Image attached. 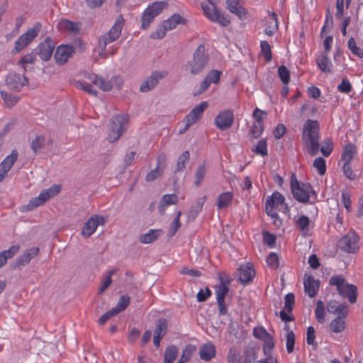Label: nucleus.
I'll return each mask as SVG.
<instances>
[{
    "mask_svg": "<svg viewBox=\"0 0 363 363\" xmlns=\"http://www.w3.org/2000/svg\"><path fill=\"white\" fill-rule=\"evenodd\" d=\"M319 123L317 121L308 119L303 127V139L307 148V152L311 156H315L320 150L324 157H328L333 150V143L331 139L325 140L319 148Z\"/></svg>",
    "mask_w": 363,
    "mask_h": 363,
    "instance_id": "f257e3e1",
    "label": "nucleus"
},
{
    "mask_svg": "<svg viewBox=\"0 0 363 363\" xmlns=\"http://www.w3.org/2000/svg\"><path fill=\"white\" fill-rule=\"evenodd\" d=\"M123 27V18L122 16H119L116 19L114 25L111 28L109 31L101 36L99 40V55L104 58H107L109 56H113L116 53V50L113 49L109 51L106 49L108 44L116 40L121 34V30Z\"/></svg>",
    "mask_w": 363,
    "mask_h": 363,
    "instance_id": "f03ea898",
    "label": "nucleus"
},
{
    "mask_svg": "<svg viewBox=\"0 0 363 363\" xmlns=\"http://www.w3.org/2000/svg\"><path fill=\"white\" fill-rule=\"evenodd\" d=\"M329 284L337 286L338 294L343 298H347L350 303H354L357 301V286L347 283L342 275L333 276L329 280Z\"/></svg>",
    "mask_w": 363,
    "mask_h": 363,
    "instance_id": "7ed1b4c3",
    "label": "nucleus"
},
{
    "mask_svg": "<svg viewBox=\"0 0 363 363\" xmlns=\"http://www.w3.org/2000/svg\"><path fill=\"white\" fill-rule=\"evenodd\" d=\"M209 61V57L206 52L205 45L201 44L193 54V57L189 60L186 67L190 69L192 74H199L206 67Z\"/></svg>",
    "mask_w": 363,
    "mask_h": 363,
    "instance_id": "20e7f679",
    "label": "nucleus"
},
{
    "mask_svg": "<svg viewBox=\"0 0 363 363\" xmlns=\"http://www.w3.org/2000/svg\"><path fill=\"white\" fill-rule=\"evenodd\" d=\"M61 189V186L53 185L52 187L42 191L38 196L31 199L28 203L21 207V211H29L43 205L51 197L57 195Z\"/></svg>",
    "mask_w": 363,
    "mask_h": 363,
    "instance_id": "39448f33",
    "label": "nucleus"
},
{
    "mask_svg": "<svg viewBox=\"0 0 363 363\" xmlns=\"http://www.w3.org/2000/svg\"><path fill=\"white\" fill-rule=\"evenodd\" d=\"M42 28L40 23H36L33 28L28 29L21 35L15 42L14 48L11 50L13 55L16 54L28 46L38 35Z\"/></svg>",
    "mask_w": 363,
    "mask_h": 363,
    "instance_id": "423d86ee",
    "label": "nucleus"
},
{
    "mask_svg": "<svg viewBox=\"0 0 363 363\" xmlns=\"http://www.w3.org/2000/svg\"><path fill=\"white\" fill-rule=\"evenodd\" d=\"M291 191L296 201L306 203L308 201V191H311V184L298 182L296 174L293 173L291 177Z\"/></svg>",
    "mask_w": 363,
    "mask_h": 363,
    "instance_id": "0eeeda50",
    "label": "nucleus"
},
{
    "mask_svg": "<svg viewBox=\"0 0 363 363\" xmlns=\"http://www.w3.org/2000/svg\"><path fill=\"white\" fill-rule=\"evenodd\" d=\"M128 121V116L126 114L117 115L111 119V131L108 135V140L111 143L117 140L123 134V125Z\"/></svg>",
    "mask_w": 363,
    "mask_h": 363,
    "instance_id": "6e6552de",
    "label": "nucleus"
},
{
    "mask_svg": "<svg viewBox=\"0 0 363 363\" xmlns=\"http://www.w3.org/2000/svg\"><path fill=\"white\" fill-rule=\"evenodd\" d=\"M5 84L9 89L19 92L24 86L28 84V79L24 74L11 72L6 77Z\"/></svg>",
    "mask_w": 363,
    "mask_h": 363,
    "instance_id": "1a4fd4ad",
    "label": "nucleus"
},
{
    "mask_svg": "<svg viewBox=\"0 0 363 363\" xmlns=\"http://www.w3.org/2000/svg\"><path fill=\"white\" fill-rule=\"evenodd\" d=\"M359 236L354 231H350L338 241V247L345 252L354 253L358 250Z\"/></svg>",
    "mask_w": 363,
    "mask_h": 363,
    "instance_id": "9d476101",
    "label": "nucleus"
},
{
    "mask_svg": "<svg viewBox=\"0 0 363 363\" xmlns=\"http://www.w3.org/2000/svg\"><path fill=\"white\" fill-rule=\"evenodd\" d=\"M201 7L206 16L211 21L216 22L222 26H226L230 24V21L228 18L219 11L216 6H213V8H211L208 5L201 4Z\"/></svg>",
    "mask_w": 363,
    "mask_h": 363,
    "instance_id": "9b49d317",
    "label": "nucleus"
},
{
    "mask_svg": "<svg viewBox=\"0 0 363 363\" xmlns=\"http://www.w3.org/2000/svg\"><path fill=\"white\" fill-rule=\"evenodd\" d=\"M234 122V113L230 109H226L219 112L215 118L214 123L220 130L230 128Z\"/></svg>",
    "mask_w": 363,
    "mask_h": 363,
    "instance_id": "f8f14e48",
    "label": "nucleus"
},
{
    "mask_svg": "<svg viewBox=\"0 0 363 363\" xmlns=\"http://www.w3.org/2000/svg\"><path fill=\"white\" fill-rule=\"evenodd\" d=\"M55 44L51 37L48 36L35 50L43 61H48L52 55Z\"/></svg>",
    "mask_w": 363,
    "mask_h": 363,
    "instance_id": "ddd939ff",
    "label": "nucleus"
},
{
    "mask_svg": "<svg viewBox=\"0 0 363 363\" xmlns=\"http://www.w3.org/2000/svg\"><path fill=\"white\" fill-rule=\"evenodd\" d=\"M104 217L101 216H94L91 217L84 224L82 229V235L84 238L90 237L96 230L97 227L100 225H104L106 223Z\"/></svg>",
    "mask_w": 363,
    "mask_h": 363,
    "instance_id": "4468645a",
    "label": "nucleus"
},
{
    "mask_svg": "<svg viewBox=\"0 0 363 363\" xmlns=\"http://www.w3.org/2000/svg\"><path fill=\"white\" fill-rule=\"evenodd\" d=\"M89 81L97 86L100 89L103 90L104 91H110L113 86V82H117L118 81H120V82L117 84V88L119 89H121V84L122 83L121 79L120 77H113L110 81H106L104 78L101 77H98L97 75H89L88 77Z\"/></svg>",
    "mask_w": 363,
    "mask_h": 363,
    "instance_id": "2eb2a0df",
    "label": "nucleus"
},
{
    "mask_svg": "<svg viewBox=\"0 0 363 363\" xmlns=\"http://www.w3.org/2000/svg\"><path fill=\"white\" fill-rule=\"evenodd\" d=\"M236 274L239 277V281L242 284L251 282L255 277L256 272L252 263L247 262L241 264L237 270Z\"/></svg>",
    "mask_w": 363,
    "mask_h": 363,
    "instance_id": "dca6fc26",
    "label": "nucleus"
},
{
    "mask_svg": "<svg viewBox=\"0 0 363 363\" xmlns=\"http://www.w3.org/2000/svg\"><path fill=\"white\" fill-rule=\"evenodd\" d=\"M74 53V46L70 45H61L56 49L54 55L55 60L58 65L65 64L68 59L72 56Z\"/></svg>",
    "mask_w": 363,
    "mask_h": 363,
    "instance_id": "f3484780",
    "label": "nucleus"
},
{
    "mask_svg": "<svg viewBox=\"0 0 363 363\" xmlns=\"http://www.w3.org/2000/svg\"><path fill=\"white\" fill-rule=\"evenodd\" d=\"M167 75L166 72L155 71L151 75L144 81L140 87L142 92H147L155 88L158 84L159 79L164 78Z\"/></svg>",
    "mask_w": 363,
    "mask_h": 363,
    "instance_id": "a211bd4d",
    "label": "nucleus"
},
{
    "mask_svg": "<svg viewBox=\"0 0 363 363\" xmlns=\"http://www.w3.org/2000/svg\"><path fill=\"white\" fill-rule=\"evenodd\" d=\"M39 249L37 247H33L26 250L22 255L18 257L11 264L13 269L21 268L23 266L28 264L31 259L35 257L38 253Z\"/></svg>",
    "mask_w": 363,
    "mask_h": 363,
    "instance_id": "6ab92c4d",
    "label": "nucleus"
},
{
    "mask_svg": "<svg viewBox=\"0 0 363 363\" xmlns=\"http://www.w3.org/2000/svg\"><path fill=\"white\" fill-rule=\"evenodd\" d=\"M325 308L328 313L332 314L343 315V316L348 315L347 304L345 302L339 303L335 300H330L327 303Z\"/></svg>",
    "mask_w": 363,
    "mask_h": 363,
    "instance_id": "aec40b11",
    "label": "nucleus"
},
{
    "mask_svg": "<svg viewBox=\"0 0 363 363\" xmlns=\"http://www.w3.org/2000/svg\"><path fill=\"white\" fill-rule=\"evenodd\" d=\"M207 101H202L199 105L196 106L188 115L186 116V119L192 123L197 122L203 116L204 111L208 107Z\"/></svg>",
    "mask_w": 363,
    "mask_h": 363,
    "instance_id": "412c9836",
    "label": "nucleus"
},
{
    "mask_svg": "<svg viewBox=\"0 0 363 363\" xmlns=\"http://www.w3.org/2000/svg\"><path fill=\"white\" fill-rule=\"evenodd\" d=\"M218 277L220 284L218 286L216 287V295L217 301H225V298L229 291V287L228 285L230 284L231 279L228 278L226 280H224V278L222 277L221 274H218Z\"/></svg>",
    "mask_w": 363,
    "mask_h": 363,
    "instance_id": "4be33fe9",
    "label": "nucleus"
},
{
    "mask_svg": "<svg viewBox=\"0 0 363 363\" xmlns=\"http://www.w3.org/2000/svg\"><path fill=\"white\" fill-rule=\"evenodd\" d=\"M304 289L310 298L314 297L320 286V281L315 280L313 276H308L304 280Z\"/></svg>",
    "mask_w": 363,
    "mask_h": 363,
    "instance_id": "5701e85b",
    "label": "nucleus"
},
{
    "mask_svg": "<svg viewBox=\"0 0 363 363\" xmlns=\"http://www.w3.org/2000/svg\"><path fill=\"white\" fill-rule=\"evenodd\" d=\"M227 9L231 13H235L240 19L247 18V11L240 4L239 0H228Z\"/></svg>",
    "mask_w": 363,
    "mask_h": 363,
    "instance_id": "b1692460",
    "label": "nucleus"
},
{
    "mask_svg": "<svg viewBox=\"0 0 363 363\" xmlns=\"http://www.w3.org/2000/svg\"><path fill=\"white\" fill-rule=\"evenodd\" d=\"M216 354V347L213 344L209 342L203 344L199 350L200 358L205 361L211 360Z\"/></svg>",
    "mask_w": 363,
    "mask_h": 363,
    "instance_id": "393cba45",
    "label": "nucleus"
},
{
    "mask_svg": "<svg viewBox=\"0 0 363 363\" xmlns=\"http://www.w3.org/2000/svg\"><path fill=\"white\" fill-rule=\"evenodd\" d=\"M178 202V197L175 194H165L162 196L160 204L158 206V211L161 215L165 212L166 206L169 205L176 204Z\"/></svg>",
    "mask_w": 363,
    "mask_h": 363,
    "instance_id": "a878e982",
    "label": "nucleus"
},
{
    "mask_svg": "<svg viewBox=\"0 0 363 363\" xmlns=\"http://www.w3.org/2000/svg\"><path fill=\"white\" fill-rule=\"evenodd\" d=\"M206 196L199 198L196 203L193 204L188 211L189 220H194L199 213L201 211Z\"/></svg>",
    "mask_w": 363,
    "mask_h": 363,
    "instance_id": "bb28decb",
    "label": "nucleus"
},
{
    "mask_svg": "<svg viewBox=\"0 0 363 363\" xmlns=\"http://www.w3.org/2000/svg\"><path fill=\"white\" fill-rule=\"evenodd\" d=\"M162 233L163 231L161 229H151L147 233L140 235L139 241L145 244L152 243L157 240Z\"/></svg>",
    "mask_w": 363,
    "mask_h": 363,
    "instance_id": "cd10ccee",
    "label": "nucleus"
},
{
    "mask_svg": "<svg viewBox=\"0 0 363 363\" xmlns=\"http://www.w3.org/2000/svg\"><path fill=\"white\" fill-rule=\"evenodd\" d=\"M260 348L259 346L249 345L245 351L243 363H253L257 359Z\"/></svg>",
    "mask_w": 363,
    "mask_h": 363,
    "instance_id": "c85d7f7f",
    "label": "nucleus"
},
{
    "mask_svg": "<svg viewBox=\"0 0 363 363\" xmlns=\"http://www.w3.org/2000/svg\"><path fill=\"white\" fill-rule=\"evenodd\" d=\"M316 63L320 69L325 73L331 72L332 63L327 53H322L316 58Z\"/></svg>",
    "mask_w": 363,
    "mask_h": 363,
    "instance_id": "c756f323",
    "label": "nucleus"
},
{
    "mask_svg": "<svg viewBox=\"0 0 363 363\" xmlns=\"http://www.w3.org/2000/svg\"><path fill=\"white\" fill-rule=\"evenodd\" d=\"M162 23L164 24L167 30H169L175 28L179 23L183 25L186 24V20L182 18L179 13H174L167 20L163 21Z\"/></svg>",
    "mask_w": 363,
    "mask_h": 363,
    "instance_id": "7c9ffc66",
    "label": "nucleus"
},
{
    "mask_svg": "<svg viewBox=\"0 0 363 363\" xmlns=\"http://www.w3.org/2000/svg\"><path fill=\"white\" fill-rule=\"evenodd\" d=\"M347 316H343V315H337L334 320L330 323V329L333 332L335 333H339L343 331L345 328V318Z\"/></svg>",
    "mask_w": 363,
    "mask_h": 363,
    "instance_id": "2f4dec72",
    "label": "nucleus"
},
{
    "mask_svg": "<svg viewBox=\"0 0 363 363\" xmlns=\"http://www.w3.org/2000/svg\"><path fill=\"white\" fill-rule=\"evenodd\" d=\"M357 153V147L352 143L347 144L342 150L341 159L344 162H351L354 155Z\"/></svg>",
    "mask_w": 363,
    "mask_h": 363,
    "instance_id": "473e14b6",
    "label": "nucleus"
},
{
    "mask_svg": "<svg viewBox=\"0 0 363 363\" xmlns=\"http://www.w3.org/2000/svg\"><path fill=\"white\" fill-rule=\"evenodd\" d=\"M179 348L175 345L167 347L164 354V363H174L178 355Z\"/></svg>",
    "mask_w": 363,
    "mask_h": 363,
    "instance_id": "72a5a7b5",
    "label": "nucleus"
},
{
    "mask_svg": "<svg viewBox=\"0 0 363 363\" xmlns=\"http://www.w3.org/2000/svg\"><path fill=\"white\" fill-rule=\"evenodd\" d=\"M168 6L165 1H155L149 6L146 10L152 13L155 17L157 16L164 8Z\"/></svg>",
    "mask_w": 363,
    "mask_h": 363,
    "instance_id": "f704fd0d",
    "label": "nucleus"
},
{
    "mask_svg": "<svg viewBox=\"0 0 363 363\" xmlns=\"http://www.w3.org/2000/svg\"><path fill=\"white\" fill-rule=\"evenodd\" d=\"M233 200V194L231 192H224L218 197L217 206L218 209L226 208Z\"/></svg>",
    "mask_w": 363,
    "mask_h": 363,
    "instance_id": "c9c22d12",
    "label": "nucleus"
},
{
    "mask_svg": "<svg viewBox=\"0 0 363 363\" xmlns=\"http://www.w3.org/2000/svg\"><path fill=\"white\" fill-rule=\"evenodd\" d=\"M167 328H168L167 320L164 318H161L156 323L154 334L159 335L160 336L164 337L167 334Z\"/></svg>",
    "mask_w": 363,
    "mask_h": 363,
    "instance_id": "e433bc0d",
    "label": "nucleus"
},
{
    "mask_svg": "<svg viewBox=\"0 0 363 363\" xmlns=\"http://www.w3.org/2000/svg\"><path fill=\"white\" fill-rule=\"evenodd\" d=\"M19 248L18 245H13L9 250L0 252V258L3 262L6 264L9 259L12 258L18 252Z\"/></svg>",
    "mask_w": 363,
    "mask_h": 363,
    "instance_id": "4c0bfd02",
    "label": "nucleus"
},
{
    "mask_svg": "<svg viewBox=\"0 0 363 363\" xmlns=\"http://www.w3.org/2000/svg\"><path fill=\"white\" fill-rule=\"evenodd\" d=\"M0 94H1V96L2 99L4 100L6 106L9 108L16 105L19 100L18 96H17L14 94H10V93H7L5 91H1Z\"/></svg>",
    "mask_w": 363,
    "mask_h": 363,
    "instance_id": "58836bf2",
    "label": "nucleus"
},
{
    "mask_svg": "<svg viewBox=\"0 0 363 363\" xmlns=\"http://www.w3.org/2000/svg\"><path fill=\"white\" fill-rule=\"evenodd\" d=\"M285 201L284 196L279 191H275L271 196H268L266 202L268 206L281 205L284 204Z\"/></svg>",
    "mask_w": 363,
    "mask_h": 363,
    "instance_id": "ea45409f",
    "label": "nucleus"
},
{
    "mask_svg": "<svg viewBox=\"0 0 363 363\" xmlns=\"http://www.w3.org/2000/svg\"><path fill=\"white\" fill-rule=\"evenodd\" d=\"M196 351V346L193 345H188L185 347L183 350L182 354L178 361L177 363H186L189 361L191 357L193 355L194 352Z\"/></svg>",
    "mask_w": 363,
    "mask_h": 363,
    "instance_id": "a19ab883",
    "label": "nucleus"
},
{
    "mask_svg": "<svg viewBox=\"0 0 363 363\" xmlns=\"http://www.w3.org/2000/svg\"><path fill=\"white\" fill-rule=\"evenodd\" d=\"M130 301V298L128 295L122 296H121L116 306L112 309L116 314H118L120 312L124 311L128 306Z\"/></svg>",
    "mask_w": 363,
    "mask_h": 363,
    "instance_id": "79ce46f5",
    "label": "nucleus"
},
{
    "mask_svg": "<svg viewBox=\"0 0 363 363\" xmlns=\"http://www.w3.org/2000/svg\"><path fill=\"white\" fill-rule=\"evenodd\" d=\"M74 86L76 88H77L79 89H82L91 95H93L94 96H97L98 91L92 88L91 85L86 82L79 81V80L76 81L74 82Z\"/></svg>",
    "mask_w": 363,
    "mask_h": 363,
    "instance_id": "37998d69",
    "label": "nucleus"
},
{
    "mask_svg": "<svg viewBox=\"0 0 363 363\" xmlns=\"http://www.w3.org/2000/svg\"><path fill=\"white\" fill-rule=\"evenodd\" d=\"M252 151L255 152L257 155L262 156H267V143L265 139H261L258 141L256 146L252 147Z\"/></svg>",
    "mask_w": 363,
    "mask_h": 363,
    "instance_id": "c03bdc74",
    "label": "nucleus"
},
{
    "mask_svg": "<svg viewBox=\"0 0 363 363\" xmlns=\"http://www.w3.org/2000/svg\"><path fill=\"white\" fill-rule=\"evenodd\" d=\"M315 315L317 321L319 323H323L325 321V304L319 300L316 303V308L315 310Z\"/></svg>",
    "mask_w": 363,
    "mask_h": 363,
    "instance_id": "a18cd8bd",
    "label": "nucleus"
},
{
    "mask_svg": "<svg viewBox=\"0 0 363 363\" xmlns=\"http://www.w3.org/2000/svg\"><path fill=\"white\" fill-rule=\"evenodd\" d=\"M18 152L16 150H13L11 155L7 156L3 162H1V164L5 166L7 170H10L13 164L16 162L18 159Z\"/></svg>",
    "mask_w": 363,
    "mask_h": 363,
    "instance_id": "49530a36",
    "label": "nucleus"
},
{
    "mask_svg": "<svg viewBox=\"0 0 363 363\" xmlns=\"http://www.w3.org/2000/svg\"><path fill=\"white\" fill-rule=\"evenodd\" d=\"M296 226L298 230L303 233H307L309 230V224L310 220L309 218L304 215L301 216L298 220H296Z\"/></svg>",
    "mask_w": 363,
    "mask_h": 363,
    "instance_id": "de8ad7c7",
    "label": "nucleus"
},
{
    "mask_svg": "<svg viewBox=\"0 0 363 363\" xmlns=\"http://www.w3.org/2000/svg\"><path fill=\"white\" fill-rule=\"evenodd\" d=\"M60 26L61 28L77 34L79 32V27L78 23H74L69 20H63L60 22Z\"/></svg>",
    "mask_w": 363,
    "mask_h": 363,
    "instance_id": "09e8293b",
    "label": "nucleus"
},
{
    "mask_svg": "<svg viewBox=\"0 0 363 363\" xmlns=\"http://www.w3.org/2000/svg\"><path fill=\"white\" fill-rule=\"evenodd\" d=\"M45 142V138L43 135L37 136L31 142V149L37 154L43 147Z\"/></svg>",
    "mask_w": 363,
    "mask_h": 363,
    "instance_id": "8fccbe9b",
    "label": "nucleus"
},
{
    "mask_svg": "<svg viewBox=\"0 0 363 363\" xmlns=\"http://www.w3.org/2000/svg\"><path fill=\"white\" fill-rule=\"evenodd\" d=\"M182 215L181 211H178L176 216V218L174 219L173 222L171 224L170 228L168 230L167 235L169 237H172L175 235L177 231L179 230V228L181 227V223L179 221V218Z\"/></svg>",
    "mask_w": 363,
    "mask_h": 363,
    "instance_id": "3c124183",
    "label": "nucleus"
},
{
    "mask_svg": "<svg viewBox=\"0 0 363 363\" xmlns=\"http://www.w3.org/2000/svg\"><path fill=\"white\" fill-rule=\"evenodd\" d=\"M155 18V17L152 13L145 9L141 18V28L144 30L148 28L150 23L154 21Z\"/></svg>",
    "mask_w": 363,
    "mask_h": 363,
    "instance_id": "603ef678",
    "label": "nucleus"
},
{
    "mask_svg": "<svg viewBox=\"0 0 363 363\" xmlns=\"http://www.w3.org/2000/svg\"><path fill=\"white\" fill-rule=\"evenodd\" d=\"M189 152L188 150L183 152L177 160V164L175 172L183 171L185 168V162L189 159Z\"/></svg>",
    "mask_w": 363,
    "mask_h": 363,
    "instance_id": "864d4df0",
    "label": "nucleus"
},
{
    "mask_svg": "<svg viewBox=\"0 0 363 363\" xmlns=\"http://www.w3.org/2000/svg\"><path fill=\"white\" fill-rule=\"evenodd\" d=\"M348 48L352 54L360 58H363V49L357 46L356 41L352 37L348 40Z\"/></svg>",
    "mask_w": 363,
    "mask_h": 363,
    "instance_id": "5fc2aeb1",
    "label": "nucleus"
},
{
    "mask_svg": "<svg viewBox=\"0 0 363 363\" xmlns=\"http://www.w3.org/2000/svg\"><path fill=\"white\" fill-rule=\"evenodd\" d=\"M278 75L284 85H286L289 82L290 72L284 65H281L278 68Z\"/></svg>",
    "mask_w": 363,
    "mask_h": 363,
    "instance_id": "6e6d98bb",
    "label": "nucleus"
},
{
    "mask_svg": "<svg viewBox=\"0 0 363 363\" xmlns=\"http://www.w3.org/2000/svg\"><path fill=\"white\" fill-rule=\"evenodd\" d=\"M261 52L263 54L265 60L269 62L272 59L271 47L269 43L266 40H262L260 43Z\"/></svg>",
    "mask_w": 363,
    "mask_h": 363,
    "instance_id": "4d7b16f0",
    "label": "nucleus"
},
{
    "mask_svg": "<svg viewBox=\"0 0 363 363\" xmlns=\"http://www.w3.org/2000/svg\"><path fill=\"white\" fill-rule=\"evenodd\" d=\"M295 305V297L293 293L287 294L284 297V309L287 313H291Z\"/></svg>",
    "mask_w": 363,
    "mask_h": 363,
    "instance_id": "13d9d810",
    "label": "nucleus"
},
{
    "mask_svg": "<svg viewBox=\"0 0 363 363\" xmlns=\"http://www.w3.org/2000/svg\"><path fill=\"white\" fill-rule=\"evenodd\" d=\"M313 167L317 169L320 175L325 174L326 172V162L323 157H318L313 162Z\"/></svg>",
    "mask_w": 363,
    "mask_h": 363,
    "instance_id": "bf43d9fd",
    "label": "nucleus"
},
{
    "mask_svg": "<svg viewBox=\"0 0 363 363\" xmlns=\"http://www.w3.org/2000/svg\"><path fill=\"white\" fill-rule=\"evenodd\" d=\"M206 173V167L205 164L200 165L197 170L196 171L195 176H196V180H195V185L196 186H199L205 177V174Z\"/></svg>",
    "mask_w": 363,
    "mask_h": 363,
    "instance_id": "052dcab7",
    "label": "nucleus"
},
{
    "mask_svg": "<svg viewBox=\"0 0 363 363\" xmlns=\"http://www.w3.org/2000/svg\"><path fill=\"white\" fill-rule=\"evenodd\" d=\"M167 31V29L164 24L161 23L158 25L156 31L152 33L150 37L152 39H162L165 36Z\"/></svg>",
    "mask_w": 363,
    "mask_h": 363,
    "instance_id": "680f3d73",
    "label": "nucleus"
},
{
    "mask_svg": "<svg viewBox=\"0 0 363 363\" xmlns=\"http://www.w3.org/2000/svg\"><path fill=\"white\" fill-rule=\"evenodd\" d=\"M36 51L33 50L30 53L25 55L19 61L18 65L33 64L36 60Z\"/></svg>",
    "mask_w": 363,
    "mask_h": 363,
    "instance_id": "e2e57ef3",
    "label": "nucleus"
},
{
    "mask_svg": "<svg viewBox=\"0 0 363 363\" xmlns=\"http://www.w3.org/2000/svg\"><path fill=\"white\" fill-rule=\"evenodd\" d=\"M286 351L288 353H291L294 350L295 345V335L293 331H289L286 335Z\"/></svg>",
    "mask_w": 363,
    "mask_h": 363,
    "instance_id": "0e129e2a",
    "label": "nucleus"
},
{
    "mask_svg": "<svg viewBox=\"0 0 363 363\" xmlns=\"http://www.w3.org/2000/svg\"><path fill=\"white\" fill-rule=\"evenodd\" d=\"M163 172V169L162 168L157 167L152 170H151L150 172H148L146 175L145 180L147 182H152L157 179L159 177L162 175Z\"/></svg>",
    "mask_w": 363,
    "mask_h": 363,
    "instance_id": "69168bd1",
    "label": "nucleus"
},
{
    "mask_svg": "<svg viewBox=\"0 0 363 363\" xmlns=\"http://www.w3.org/2000/svg\"><path fill=\"white\" fill-rule=\"evenodd\" d=\"M267 263L271 268L277 269L279 267V257L277 253L271 252L267 257Z\"/></svg>",
    "mask_w": 363,
    "mask_h": 363,
    "instance_id": "338daca9",
    "label": "nucleus"
},
{
    "mask_svg": "<svg viewBox=\"0 0 363 363\" xmlns=\"http://www.w3.org/2000/svg\"><path fill=\"white\" fill-rule=\"evenodd\" d=\"M221 72L216 70L212 69L208 74L205 77V78L208 81V82L216 84L220 80Z\"/></svg>",
    "mask_w": 363,
    "mask_h": 363,
    "instance_id": "774afa93",
    "label": "nucleus"
}]
</instances>
